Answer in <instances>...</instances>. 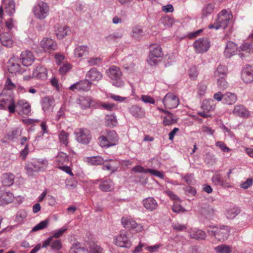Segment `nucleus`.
<instances>
[{
	"instance_id": "nucleus-1",
	"label": "nucleus",
	"mask_w": 253,
	"mask_h": 253,
	"mask_svg": "<svg viewBox=\"0 0 253 253\" xmlns=\"http://www.w3.org/2000/svg\"><path fill=\"white\" fill-rule=\"evenodd\" d=\"M233 18V15L230 10L223 9L217 15L215 22L209 25V29L218 30L221 28L225 29L228 27Z\"/></svg>"
},
{
	"instance_id": "nucleus-2",
	"label": "nucleus",
	"mask_w": 253,
	"mask_h": 253,
	"mask_svg": "<svg viewBox=\"0 0 253 253\" xmlns=\"http://www.w3.org/2000/svg\"><path fill=\"white\" fill-rule=\"evenodd\" d=\"M207 232L211 236H213L219 241L224 242L227 239L230 233V227L227 225H210Z\"/></svg>"
},
{
	"instance_id": "nucleus-3",
	"label": "nucleus",
	"mask_w": 253,
	"mask_h": 253,
	"mask_svg": "<svg viewBox=\"0 0 253 253\" xmlns=\"http://www.w3.org/2000/svg\"><path fill=\"white\" fill-rule=\"evenodd\" d=\"M106 73L111 80L113 85L118 87L124 85V82L122 80V72L119 67L114 65L111 66L107 70Z\"/></svg>"
},
{
	"instance_id": "nucleus-4",
	"label": "nucleus",
	"mask_w": 253,
	"mask_h": 253,
	"mask_svg": "<svg viewBox=\"0 0 253 253\" xmlns=\"http://www.w3.org/2000/svg\"><path fill=\"white\" fill-rule=\"evenodd\" d=\"M119 140L118 135L114 130H106V135L99 138L100 145L102 147H109L116 145Z\"/></svg>"
},
{
	"instance_id": "nucleus-5",
	"label": "nucleus",
	"mask_w": 253,
	"mask_h": 253,
	"mask_svg": "<svg viewBox=\"0 0 253 253\" xmlns=\"http://www.w3.org/2000/svg\"><path fill=\"white\" fill-rule=\"evenodd\" d=\"M33 11L36 18L39 20H43L49 14V7L47 3L39 1L33 7Z\"/></svg>"
},
{
	"instance_id": "nucleus-6",
	"label": "nucleus",
	"mask_w": 253,
	"mask_h": 253,
	"mask_svg": "<svg viewBox=\"0 0 253 253\" xmlns=\"http://www.w3.org/2000/svg\"><path fill=\"white\" fill-rule=\"evenodd\" d=\"M163 55L161 46L158 44H152L150 46V53L147 61L150 65H156L158 63V58Z\"/></svg>"
},
{
	"instance_id": "nucleus-7",
	"label": "nucleus",
	"mask_w": 253,
	"mask_h": 253,
	"mask_svg": "<svg viewBox=\"0 0 253 253\" xmlns=\"http://www.w3.org/2000/svg\"><path fill=\"white\" fill-rule=\"evenodd\" d=\"M0 109H8L10 113L15 112V103L12 96L1 95L0 99Z\"/></svg>"
},
{
	"instance_id": "nucleus-8",
	"label": "nucleus",
	"mask_w": 253,
	"mask_h": 253,
	"mask_svg": "<svg viewBox=\"0 0 253 253\" xmlns=\"http://www.w3.org/2000/svg\"><path fill=\"white\" fill-rule=\"evenodd\" d=\"M163 102L166 108L171 109L176 108L179 104L178 97L172 92L168 93L163 99Z\"/></svg>"
},
{
	"instance_id": "nucleus-9",
	"label": "nucleus",
	"mask_w": 253,
	"mask_h": 253,
	"mask_svg": "<svg viewBox=\"0 0 253 253\" xmlns=\"http://www.w3.org/2000/svg\"><path fill=\"white\" fill-rule=\"evenodd\" d=\"M116 246L120 247L129 248L132 244L125 231H121L114 239Z\"/></svg>"
},
{
	"instance_id": "nucleus-10",
	"label": "nucleus",
	"mask_w": 253,
	"mask_h": 253,
	"mask_svg": "<svg viewBox=\"0 0 253 253\" xmlns=\"http://www.w3.org/2000/svg\"><path fill=\"white\" fill-rule=\"evenodd\" d=\"M40 46L45 52L51 53L57 49L56 41L49 38H43L40 42Z\"/></svg>"
},
{
	"instance_id": "nucleus-11",
	"label": "nucleus",
	"mask_w": 253,
	"mask_h": 253,
	"mask_svg": "<svg viewBox=\"0 0 253 253\" xmlns=\"http://www.w3.org/2000/svg\"><path fill=\"white\" fill-rule=\"evenodd\" d=\"M31 107L30 104L25 100H19L15 104V109L19 115H28L30 113Z\"/></svg>"
},
{
	"instance_id": "nucleus-12",
	"label": "nucleus",
	"mask_w": 253,
	"mask_h": 253,
	"mask_svg": "<svg viewBox=\"0 0 253 253\" xmlns=\"http://www.w3.org/2000/svg\"><path fill=\"white\" fill-rule=\"evenodd\" d=\"M210 46V42L206 38H200L195 41L193 43V46L197 53H203L207 51Z\"/></svg>"
},
{
	"instance_id": "nucleus-13",
	"label": "nucleus",
	"mask_w": 253,
	"mask_h": 253,
	"mask_svg": "<svg viewBox=\"0 0 253 253\" xmlns=\"http://www.w3.org/2000/svg\"><path fill=\"white\" fill-rule=\"evenodd\" d=\"M91 84L92 83L91 82L85 79L72 84L70 86L69 89L73 91L77 90L78 91H87L90 89Z\"/></svg>"
},
{
	"instance_id": "nucleus-14",
	"label": "nucleus",
	"mask_w": 253,
	"mask_h": 253,
	"mask_svg": "<svg viewBox=\"0 0 253 253\" xmlns=\"http://www.w3.org/2000/svg\"><path fill=\"white\" fill-rule=\"evenodd\" d=\"M77 141L83 144H88L91 139L89 131L87 129L80 128L76 132Z\"/></svg>"
},
{
	"instance_id": "nucleus-15",
	"label": "nucleus",
	"mask_w": 253,
	"mask_h": 253,
	"mask_svg": "<svg viewBox=\"0 0 253 253\" xmlns=\"http://www.w3.org/2000/svg\"><path fill=\"white\" fill-rule=\"evenodd\" d=\"M34 60V56L32 52L30 51H23L20 55V60L22 64L24 66H29L31 65Z\"/></svg>"
},
{
	"instance_id": "nucleus-16",
	"label": "nucleus",
	"mask_w": 253,
	"mask_h": 253,
	"mask_svg": "<svg viewBox=\"0 0 253 253\" xmlns=\"http://www.w3.org/2000/svg\"><path fill=\"white\" fill-rule=\"evenodd\" d=\"M242 78L247 84L253 82V66L246 65L242 73Z\"/></svg>"
},
{
	"instance_id": "nucleus-17",
	"label": "nucleus",
	"mask_w": 253,
	"mask_h": 253,
	"mask_svg": "<svg viewBox=\"0 0 253 253\" xmlns=\"http://www.w3.org/2000/svg\"><path fill=\"white\" fill-rule=\"evenodd\" d=\"M54 105V99L51 96L45 97L42 100V108L46 113L51 111Z\"/></svg>"
},
{
	"instance_id": "nucleus-18",
	"label": "nucleus",
	"mask_w": 253,
	"mask_h": 253,
	"mask_svg": "<svg viewBox=\"0 0 253 253\" xmlns=\"http://www.w3.org/2000/svg\"><path fill=\"white\" fill-rule=\"evenodd\" d=\"M47 70L45 67L38 65L34 70L33 76L38 79L45 80L47 77Z\"/></svg>"
},
{
	"instance_id": "nucleus-19",
	"label": "nucleus",
	"mask_w": 253,
	"mask_h": 253,
	"mask_svg": "<svg viewBox=\"0 0 253 253\" xmlns=\"http://www.w3.org/2000/svg\"><path fill=\"white\" fill-rule=\"evenodd\" d=\"M142 203L144 207L148 211H152L156 210L158 204L153 197H148L143 200Z\"/></svg>"
},
{
	"instance_id": "nucleus-20",
	"label": "nucleus",
	"mask_w": 253,
	"mask_h": 253,
	"mask_svg": "<svg viewBox=\"0 0 253 253\" xmlns=\"http://www.w3.org/2000/svg\"><path fill=\"white\" fill-rule=\"evenodd\" d=\"M159 109L167 114L164 117L163 121V124L164 126H170L177 123L178 118L174 116L173 114L162 109Z\"/></svg>"
},
{
	"instance_id": "nucleus-21",
	"label": "nucleus",
	"mask_w": 253,
	"mask_h": 253,
	"mask_svg": "<svg viewBox=\"0 0 253 253\" xmlns=\"http://www.w3.org/2000/svg\"><path fill=\"white\" fill-rule=\"evenodd\" d=\"M211 179L215 185H219L224 188H228L231 186L230 183L224 179L220 174L213 175Z\"/></svg>"
},
{
	"instance_id": "nucleus-22",
	"label": "nucleus",
	"mask_w": 253,
	"mask_h": 253,
	"mask_svg": "<svg viewBox=\"0 0 253 253\" xmlns=\"http://www.w3.org/2000/svg\"><path fill=\"white\" fill-rule=\"evenodd\" d=\"M237 49L238 47L236 44L231 41H229L227 42L224 50V55L226 58H230L237 52Z\"/></svg>"
},
{
	"instance_id": "nucleus-23",
	"label": "nucleus",
	"mask_w": 253,
	"mask_h": 253,
	"mask_svg": "<svg viewBox=\"0 0 253 253\" xmlns=\"http://www.w3.org/2000/svg\"><path fill=\"white\" fill-rule=\"evenodd\" d=\"M37 163V160H33L32 162H29L25 166V169L27 172L30 176H33L35 172H37L42 169H40V166H39Z\"/></svg>"
},
{
	"instance_id": "nucleus-24",
	"label": "nucleus",
	"mask_w": 253,
	"mask_h": 253,
	"mask_svg": "<svg viewBox=\"0 0 253 253\" xmlns=\"http://www.w3.org/2000/svg\"><path fill=\"white\" fill-rule=\"evenodd\" d=\"M233 113L236 116L242 118H248L250 115L249 111L242 105L235 106Z\"/></svg>"
},
{
	"instance_id": "nucleus-25",
	"label": "nucleus",
	"mask_w": 253,
	"mask_h": 253,
	"mask_svg": "<svg viewBox=\"0 0 253 253\" xmlns=\"http://www.w3.org/2000/svg\"><path fill=\"white\" fill-rule=\"evenodd\" d=\"M67 230L66 228H61L55 231V233L51 236H50L45 241L43 242L42 247L44 248L49 246V245L51 243L52 239L53 238H58L62 236L63 233Z\"/></svg>"
},
{
	"instance_id": "nucleus-26",
	"label": "nucleus",
	"mask_w": 253,
	"mask_h": 253,
	"mask_svg": "<svg viewBox=\"0 0 253 253\" xmlns=\"http://www.w3.org/2000/svg\"><path fill=\"white\" fill-rule=\"evenodd\" d=\"M216 210L212 206L205 205L202 208V214L208 219H213L215 216Z\"/></svg>"
},
{
	"instance_id": "nucleus-27",
	"label": "nucleus",
	"mask_w": 253,
	"mask_h": 253,
	"mask_svg": "<svg viewBox=\"0 0 253 253\" xmlns=\"http://www.w3.org/2000/svg\"><path fill=\"white\" fill-rule=\"evenodd\" d=\"M86 77L91 81H98L102 78V74L96 68H92L87 72Z\"/></svg>"
},
{
	"instance_id": "nucleus-28",
	"label": "nucleus",
	"mask_w": 253,
	"mask_h": 253,
	"mask_svg": "<svg viewBox=\"0 0 253 253\" xmlns=\"http://www.w3.org/2000/svg\"><path fill=\"white\" fill-rule=\"evenodd\" d=\"M8 64V70L11 74L22 73L24 71V70L21 68L19 63L14 62L11 59L9 61Z\"/></svg>"
},
{
	"instance_id": "nucleus-29",
	"label": "nucleus",
	"mask_w": 253,
	"mask_h": 253,
	"mask_svg": "<svg viewBox=\"0 0 253 253\" xmlns=\"http://www.w3.org/2000/svg\"><path fill=\"white\" fill-rule=\"evenodd\" d=\"M0 41L2 45L6 47L10 48L13 45L12 37L8 33H2L0 35Z\"/></svg>"
},
{
	"instance_id": "nucleus-30",
	"label": "nucleus",
	"mask_w": 253,
	"mask_h": 253,
	"mask_svg": "<svg viewBox=\"0 0 253 253\" xmlns=\"http://www.w3.org/2000/svg\"><path fill=\"white\" fill-rule=\"evenodd\" d=\"M14 175L11 173H3L1 177L2 184L3 186H10L14 180Z\"/></svg>"
},
{
	"instance_id": "nucleus-31",
	"label": "nucleus",
	"mask_w": 253,
	"mask_h": 253,
	"mask_svg": "<svg viewBox=\"0 0 253 253\" xmlns=\"http://www.w3.org/2000/svg\"><path fill=\"white\" fill-rule=\"evenodd\" d=\"M189 235L191 238L196 240H204L207 237L205 231L197 228L192 230L189 232Z\"/></svg>"
},
{
	"instance_id": "nucleus-32",
	"label": "nucleus",
	"mask_w": 253,
	"mask_h": 253,
	"mask_svg": "<svg viewBox=\"0 0 253 253\" xmlns=\"http://www.w3.org/2000/svg\"><path fill=\"white\" fill-rule=\"evenodd\" d=\"M88 52L89 48L86 45H80L76 47L74 49L75 56L78 58L86 56L88 55Z\"/></svg>"
},
{
	"instance_id": "nucleus-33",
	"label": "nucleus",
	"mask_w": 253,
	"mask_h": 253,
	"mask_svg": "<svg viewBox=\"0 0 253 253\" xmlns=\"http://www.w3.org/2000/svg\"><path fill=\"white\" fill-rule=\"evenodd\" d=\"M130 113L136 118H142L145 115L144 110L136 105H132L129 108Z\"/></svg>"
},
{
	"instance_id": "nucleus-34",
	"label": "nucleus",
	"mask_w": 253,
	"mask_h": 253,
	"mask_svg": "<svg viewBox=\"0 0 253 253\" xmlns=\"http://www.w3.org/2000/svg\"><path fill=\"white\" fill-rule=\"evenodd\" d=\"M5 12L9 16H12L15 12V2L14 0H8L3 4Z\"/></svg>"
},
{
	"instance_id": "nucleus-35",
	"label": "nucleus",
	"mask_w": 253,
	"mask_h": 253,
	"mask_svg": "<svg viewBox=\"0 0 253 253\" xmlns=\"http://www.w3.org/2000/svg\"><path fill=\"white\" fill-rule=\"evenodd\" d=\"M237 95L231 92H226L223 95V103L227 105H232L237 101Z\"/></svg>"
},
{
	"instance_id": "nucleus-36",
	"label": "nucleus",
	"mask_w": 253,
	"mask_h": 253,
	"mask_svg": "<svg viewBox=\"0 0 253 253\" xmlns=\"http://www.w3.org/2000/svg\"><path fill=\"white\" fill-rule=\"evenodd\" d=\"M99 189L104 192L111 191L114 189V184L110 179L102 181L99 185Z\"/></svg>"
},
{
	"instance_id": "nucleus-37",
	"label": "nucleus",
	"mask_w": 253,
	"mask_h": 253,
	"mask_svg": "<svg viewBox=\"0 0 253 253\" xmlns=\"http://www.w3.org/2000/svg\"><path fill=\"white\" fill-rule=\"evenodd\" d=\"M14 199V196L12 193L6 192L3 193L0 196V205L4 206L11 203Z\"/></svg>"
},
{
	"instance_id": "nucleus-38",
	"label": "nucleus",
	"mask_w": 253,
	"mask_h": 253,
	"mask_svg": "<svg viewBox=\"0 0 253 253\" xmlns=\"http://www.w3.org/2000/svg\"><path fill=\"white\" fill-rule=\"evenodd\" d=\"M70 32L69 28L67 26L59 27L55 30V35L59 39L65 38L66 36L70 34Z\"/></svg>"
},
{
	"instance_id": "nucleus-39",
	"label": "nucleus",
	"mask_w": 253,
	"mask_h": 253,
	"mask_svg": "<svg viewBox=\"0 0 253 253\" xmlns=\"http://www.w3.org/2000/svg\"><path fill=\"white\" fill-rule=\"evenodd\" d=\"M214 100L212 99H205L203 101L202 108L207 112L213 110L215 108Z\"/></svg>"
},
{
	"instance_id": "nucleus-40",
	"label": "nucleus",
	"mask_w": 253,
	"mask_h": 253,
	"mask_svg": "<svg viewBox=\"0 0 253 253\" xmlns=\"http://www.w3.org/2000/svg\"><path fill=\"white\" fill-rule=\"evenodd\" d=\"M132 36L133 38L139 40L145 35L142 28L139 26L134 27L132 29Z\"/></svg>"
},
{
	"instance_id": "nucleus-41",
	"label": "nucleus",
	"mask_w": 253,
	"mask_h": 253,
	"mask_svg": "<svg viewBox=\"0 0 253 253\" xmlns=\"http://www.w3.org/2000/svg\"><path fill=\"white\" fill-rule=\"evenodd\" d=\"M122 223L124 227L128 229L135 228L137 225L135 221L124 217L122 218Z\"/></svg>"
},
{
	"instance_id": "nucleus-42",
	"label": "nucleus",
	"mask_w": 253,
	"mask_h": 253,
	"mask_svg": "<svg viewBox=\"0 0 253 253\" xmlns=\"http://www.w3.org/2000/svg\"><path fill=\"white\" fill-rule=\"evenodd\" d=\"M56 161L59 166L61 165H66L69 161V156L65 153L62 152H60L56 157Z\"/></svg>"
},
{
	"instance_id": "nucleus-43",
	"label": "nucleus",
	"mask_w": 253,
	"mask_h": 253,
	"mask_svg": "<svg viewBox=\"0 0 253 253\" xmlns=\"http://www.w3.org/2000/svg\"><path fill=\"white\" fill-rule=\"evenodd\" d=\"M92 102V100L89 97H81L79 99V104L84 109L89 108Z\"/></svg>"
},
{
	"instance_id": "nucleus-44",
	"label": "nucleus",
	"mask_w": 253,
	"mask_h": 253,
	"mask_svg": "<svg viewBox=\"0 0 253 253\" xmlns=\"http://www.w3.org/2000/svg\"><path fill=\"white\" fill-rule=\"evenodd\" d=\"M214 4L213 3H208L204 6L203 9L202 17H206L209 15L211 14L214 9Z\"/></svg>"
},
{
	"instance_id": "nucleus-45",
	"label": "nucleus",
	"mask_w": 253,
	"mask_h": 253,
	"mask_svg": "<svg viewBox=\"0 0 253 253\" xmlns=\"http://www.w3.org/2000/svg\"><path fill=\"white\" fill-rule=\"evenodd\" d=\"M27 214L25 210H19L16 213L15 220L18 224L23 222L24 219L27 217Z\"/></svg>"
},
{
	"instance_id": "nucleus-46",
	"label": "nucleus",
	"mask_w": 253,
	"mask_h": 253,
	"mask_svg": "<svg viewBox=\"0 0 253 253\" xmlns=\"http://www.w3.org/2000/svg\"><path fill=\"white\" fill-rule=\"evenodd\" d=\"M69 134L64 130H62L59 134L60 142L67 146L69 143Z\"/></svg>"
},
{
	"instance_id": "nucleus-47",
	"label": "nucleus",
	"mask_w": 253,
	"mask_h": 253,
	"mask_svg": "<svg viewBox=\"0 0 253 253\" xmlns=\"http://www.w3.org/2000/svg\"><path fill=\"white\" fill-rule=\"evenodd\" d=\"M227 72V68L225 66L219 65L215 72L214 75L216 77H223L225 78L226 74Z\"/></svg>"
},
{
	"instance_id": "nucleus-48",
	"label": "nucleus",
	"mask_w": 253,
	"mask_h": 253,
	"mask_svg": "<svg viewBox=\"0 0 253 253\" xmlns=\"http://www.w3.org/2000/svg\"><path fill=\"white\" fill-rule=\"evenodd\" d=\"M48 224L49 220L48 219L42 220L32 228V232H35L40 230L43 229L47 226Z\"/></svg>"
},
{
	"instance_id": "nucleus-49",
	"label": "nucleus",
	"mask_w": 253,
	"mask_h": 253,
	"mask_svg": "<svg viewBox=\"0 0 253 253\" xmlns=\"http://www.w3.org/2000/svg\"><path fill=\"white\" fill-rule=\"evenodd\" d=\"M105 120L107 125L109 126H116L117 124V119L114 115H106Z\"/></svg>"
},
{
	"instance_id": "nucleus-50",
	"label": "nucleus",
	"mask_w": 253,
	"mask_h": 253,
	"mask_svg": "<svg viewBox=\"0 0 253 253\" xmlns=\"http://www.w3.org/2000/svg\"><path fill=\"white\" fill-rule=\"evenodd\" d=\"M215 251L217 253H230L231 252V248L225 245H221L216 247Z\"/></svg>"
},
{
	"instance_id": "nucleus-51",
	"label": "nucleus",
	"mask_w": 253,
	"mask_h": 253,
	"mask_svg": "<svg viewBox=\"0 0 253 253\" xmlns=\"http://www.w3.org/2000/svg\"><path fill=\"white\" fill-rule=\"evenodd\" d=\"M240 212V210L238 208H234L227 211L226 216L229 219H233Z\"/></svg>"
},
{
	"instance_id": "nucleus-52",
	"label": "nucleus",
	"mask_w": 253,
	"mask_h": 253,
	"mask_svg": "<svg viewBox=\"0 0 253 253\" xmlns=\"http://www.w3.org/2000/svg\"><path fill=\"white\" fill-rule=\"evenodd\" d=\"M161 23L168 27H171L174 21L173 18L169 16L163 17L161 19Z\"/></svg>"
},
{
	"instance_id": "nucleus-53",
	"label": "nucleus",
	"mask_w": 253,
	"mask_h": 253,
	"mask_svg": "<svg viewBox=\"0 0 253 253\" xmlns=\"http://www.w3.org/2000/svg\"><path fill=\"white\" fill-rule=\"evenodd\" d=\"M70 253H89V252L85 248L79 247L76 244L71 249Z\"/></svg>"
},
{
	"instance_id": "nucleus-54",
	"label": "nucleus",
	"mask_w": 253,
	"mask_h": 253,
	"mask_svg": "<svg viewBox=\"0 0 253 253\" xmlns=\"http://www.w3.org/2000/svg\"><path fill=\"white\" fill-rule=\"evenodd\" d=\"M103 159L100 156L92 157L89 158V162L93 165H100L103 163Z\"/></svg>"
},
{
	"instance_id": "nucleus-55",
	"label": "nucleus",
	"mask_w": 253,
	"mask_h": 253,
	"mask_svg": "<svg viewBox=\"0 0 253 253\" xmlns=\"http://www.w3.org/2000/svg\"><path fill=\"white\" fill-rule=\"evenodd\" d=\"M89 66H98L102 62V59L100 57H92L89 58L87 61Z\"/></svg>"
},
{
	"instance_id": "nucleus-56",
	"label": "nucleus",
	"mask_w": 253,
	"mask_h": 253,
	"mask_svg": "<svg viewBox=\"0 0 253 253\" xmlns=\"http://www.w3.org/2000/svg\"><path fill=\"white\" fill-rule=\"evenodd\" d=\"M217 86L221 89H225L228 87V83L223 77H221L217 80Z\"/></svg>"
},
{
	"instance_id": "nucleus-57",
	"label": "nucleus",
	"mask_w": 253,
	"mask_h": 253,
	"mask_svg": "<svg viewBox=\"0 0 253 253\" xmlns=\"http://www.w3.org/2000/svg\"><path fill=\"white\" fill-rule=\"evenodd\" d=\"M182 179L188 185H193L195 183V179L194 174L193 173H188L184 176L182 177Z\"/></svg>"
},
{
	"instance_id": "nucleus-58",
	"label": "nucleus",
	"mask_w": 253,
	"mask_h": 253,
	"mask_svg": "<svg viewBox=\"0 0 253 253\" xmlns=\"http://www.w3.org/2000/svg\"><path fill=\"white\" fill-rule=\"evenodd\" d=\"M72 67V66L71 64L68 63H65L60 67L59 72L61 75H65L70 71Z\"/></svg>"
},
{
	"instance_id": "nucleus-59",
	"label": "nucleus",
	"mask_w": 253,
	"mask_h": 253,
	"mask_svg": "<svg viewBox=\"0 0 253 253\" xmlns=\"http://www.w3.org/2000/svg\"><path fill=\"white\" fill-rule=\"evenodd\" d=\"M189 78L193 80L196 79L198 75L197 67L195 66H192L189 70Z\"/></svg>"
},
{
	"instance_id": "nucleus-60",
	"label": "nucleus",
	"mask_w": 253,
	"mask_h": 253,
	"mask_svg": "<svg viewBox=\"0 0 253 253\" xmlns=\"http://www.w3.org/2000/svg\"><path fill=\"white\" fill-rule=\"evenodd\" d=\"M49 246L53 250H59L62 248L61 242L58 239L53 240V239Z\"/></svg>"
},
{
	"instance_id": "nucleus-61",
	"label": "nucleus",
	"mask_w": 253,
	"mask_h": 253,
	"mask_svg": "<svg viewBox=\"0 0 253 253\" xmlns=\"http://www.w3.org/2000/svg\"><path fill=\"white\" fill-rule=\"evenodd\" d=\"M16 21L10 18L5 22V25L8 31L11 30L15 27Z\"/></svg>"
},
{
	"instance_id": "nucleus-62",
	"label": "nucleus",
	"mask_w": 253,
	"mask_h": 253,
	"mask_svg": "<svg viewBox=\"0 0 253 253\" xmlns=\"http://www.w3.org/2000/svg\"><path fill=\"white\" fill-rule=\"evenodd\" d=\"M66 108L65 106H62L59 110L57 112V115L55 117V120L59 121L61 118H65V116Z\"/></svg>"
},
{
	"instance_id": "nucleus-63",
	"label": "nucleus",
	"mask_w": 253,
	"mask_h": 253,
	"mask_svg": "<svg viewBox=\"0 0 253 253\" xmlns=\"http://www.w3.org/2000/svg\"><path fill=\"white\" fill-rule=\"evenodd\" d=\"M215 145L219 148L221 151L224 152H228L230 149L225 145L223 141H217L215 143Z\"/></svg>"
},
{
	"instance_id": "nucleus-64",
	"label": "nucleus",
	"mask_w": 253,
	"mask_h": 253,
	"mask_svg": "<svg viewBox=\"0 0 253 253\" xmlns=\"http://www.w3.org/2000/svg\"><path fill=\"white\" fill-rule=\"evenodd\" d=\"M55 62L58 65H60L62 61L65 59V56L60 53H56L54 54Z\"/></svg>"
}]
</instances>
